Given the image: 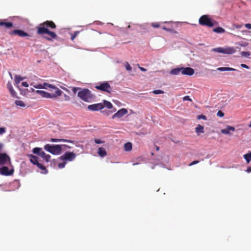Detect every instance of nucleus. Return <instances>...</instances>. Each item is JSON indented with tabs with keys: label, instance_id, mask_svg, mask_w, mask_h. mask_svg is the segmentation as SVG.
I'll list each match as a JSON object with an SVG mask.
<instances>
[{
	"label": "nucleus",
	"instance_id": "nucleus-1",
	"mask_svg": "<svg viewBox=\"0 0 251 251\" xmlns=\"http://www.w3.org/2000/svg\"><path fill=\"white\" fill-rule=\"evenodd\" d=\"M56 27L55 24L52 21H46L39 25L37 27V33L40 35L46 34L44 38L48 40L51 41L57 37L56 33L53 31H50L48 28L54 29Z\"/></svg>",
	"mask_w": 251,
	"mask_h": 251
},
{
	"label": "nucleus",
	"instance_id": "nucleus-2",
	"mask_svg": "<svg viewBox=\"0 0 251 251\" xmlns=\"http://www.w3.org/2000/svg\"><path fill=\"white\" fill-rule=\"evenodd\" d=\"M77 96L83 101L91 102L95 99V96L88 89H81L77 93Z\"/></svg>",
	"mask_w": 251,
	"mask_h": 251
},
{
	"label": "nucleus",
	"instance_id": "nucleus-3",
	"mask_svg": "<svg viewBox=\"0 0 251 251\" xmlns=\"http://www.w3.org/2000/svg\"><path fill=\"white\" fill-rule=\"evenodd\" d=\"M35 92L40 95L42 98L47 99H55L61 96L63 93L62 91H54V93H49L43 90H36Z\"/></svg>",
	"mask_w": 251,
	"mask_h": 251
},
{
	"label": "nucleus",
	"instance_id": "nucleus-4",
	"mask_svg": "<svg viewBox=\"0 0 251 251\" xmlns=\"http://www.w3.org/2000/svg\"><path fill=\"white\" fill-rule=\"evenodd\" d=\"M44 149L54 155L60 154L62 152L60 145H50L46 144L44 146Z\"/></svg>",
	"mask_w": 251,
	"mask_h": 251
},
{
	"label": "nucleus",
	"instance_id": "nucleus-5",
	"mask_svg": "<svg viewBox=\"0 0 251 251\" xmlns=\"http://www.w3.org/2000/svg\"><path fill=\"white\" fill-rule=\"evenodd\" d=\"M200 25L208 27H212L214 25V21L211 19L208 16L204 15L201 16L199 20Z\"/></svg>",
	"mask_w": 251,
	"mask_h": 251
},
{
	"label": "nucleus",
	"instance_id": "nucleus-6",
	"mask_svg": "<svg viewBox=\"0 0 251 251\" xmlns=\"http://www.w3.org/2000/svg\"><path fill=\"white\" fill-rule=\"evenodd\" d=\"M76 156V154L74 152L66 151L63 155L59 157L60 160L63 161L71 162L75 160Z\"/></svg>",
	"mask_w": 251,
	"mask_h": 251
},
{
	"label": "nucleus",
	"instance_id": "nucleus-7",
	"mask_svg": "<svg viewBox=\"0 0 251 251\" xmlns=\"http://www.w3.org/2000/svg\"><path fill=\"white\" fill-rule=\"evenodd\" d=\"M32 152L33 153L36 154L42 157L47 162L50 161V154H46L44 151H42L41 148L38 147L34 148L32 150Z\"/></svg>",
	"mask_w": 251,
	"mask_h": 251
},
{
	"label": "nucleus",
	"instance_id": "nucleus-8",
	"mask_svg": "<svg viewBox=\"0 0 251 251\" xmlns=\"http://www.w3.org/2000/svg\"><path fill=\"white\" fill-rule=\"evenodd\" d=\"M96 89L97 90L106 92L107 93H111L112 91V88L109 83L105 81L95 86Z\"/></svg>",
	"mask_w": 251,
	"mask_h": 251
},
{
	"label": "nucleus",
	"instance_id": "nucleus-9",
	"mask_svg": "<svg viewBox=\"0 0 251 251\" xmlns=\"http://www.w3.org/2000/svg\"><path fill=\"white\" fill-rule=\"evenodd\" d=\"M11 167L10 169H9L6 166H3L0 168V174L1 175L5 176H9L12 175L14 173V168L12 165L11 164H9L8 163L7 164Z\"/></svg>",
	"mask_w": 251,
	"mask_h": 251
},
{
	"label": "nucleus",
	"instance_id": "nucleus-10",
	"mask_svg": "<svg viewBox=\"0 0 251 251\" xmlns=\"http://www.w3.org/2000/svg\"><path fill=\"white\" fill-rule=\"evenodd\" d=\"M211 51L229 54L233 53L235 50L234 48H213Z\"/></svg>",
	"mask_w": 251,
	"mask_h": 251
},
{
	"label": "nucleus",
	"instance_id": "nucleus-11",
	"mask_svg": "<svg viewBox=\"0 0 251 251\" xmlns=\"http://www.w3.org/2000/svg\"><path fill=\"white\" fill-rule=\"evenodd\" d=\"M8 163L11 164L9 156L5 153H0V165H6Z\"/></svg>",
	"mask_w": 251,
	"mask_h": 251
},
{
	"label": "nucleus",
	"instance_id": "nucleus-12",
	"mask_svg": "<svg viewBox=\"0 0 251 251\" xmlns=\"http://www.w3.org/2000/svg\"><path fill=\"white\" fill-rule=\"evenodd\" d=\"M104 108V105L101 103L93 104L89 105L88 106V109L91 111H98Z\"/></svg>",
	"mask_w": 251,
	"mask_h": 251
},
{
	"label": "nucleus",
	"instance_id": "nucleus-13",
	"mask_svg": "<svg viewBox=\"0 0 251 251\" xmlns=\"http://www.w3.org/2000/svg\"><path fill=\"white\" fill-rule=\"evenodd\" d=\"M127 113V109L125 108H122L120 110H118L116 113H115L112 117V119H115V118H121L125 114Z\"/></svg>",
	"mask_w": 251,
	"mask_h": 251
},
{
	"label": "nucleus",
	"instance_id": "nucleus-14",
	"mask_svg": "<svg viewBox=\"0 0 251 251\" xmlns=\"http://www.w3.org/2000/svg\"><path fill=\"white\" fill-rule=\"evenodd\" d=\"M181 74L184 75H192L194 74V70L190 67L182 68Z\"/></svg>",
	"mask_w": 251,
	"mask_h": 251
},
{
	"label": "nucleus",
	"instance_id": "nucleus-15",
	"mask_svg": "<svg viewBox=\"0 0 251 251\" xmlns=\"http://www.w3.org/2000/svg\"><path fill=\"white\" fill-rule=\"evenodd\" d=\"M12 35H17L20 37H25L28 36V34L23 30L19 29L14 30L10 33Z\"/></svg>",
	"mask_w": 251,
	"mask_h": 251
},
{
	"label": "nucleus",
	"instance_id": "nucleus-16",
	"mask_svg": "<svg viewBox=\"0 0 251 251\" xmlns=\"http://www.w3.org/2000/svg\"><path fill=\"white\" fill-rule=\"evenodd\" d=\"M235 130V127L230 126H227L226 128L223 129L221 132L222 133L229 135L230 134V131H234Z\"/></svg>",
	"mask_w": 251,
	"mask_h": 251
},
{
	"label": "nucleus",
	"instance_id": "nucleus-17",
	"mask_svg": "<svg viewBox=\"0 0 251 251\" xmlns=\"http://www.w3.org/2000/svg\"><path fill=\"white\" fill-rule=\"evenodd\" d=\"M43 89L50 88V89L54 90V91H57V90L61 91L56 86H55L52 84H49L46 82H45L43 84Z\"/></svg>",
	"mask_w": 251,
	"mask_h": 251
},
{
	"label": "nucleus",
	"instance_id": "nucleus-18",
	"mask_svg": "<svg viewBox=\"0 0 251 251\" xmlns=\"http://www.w3.org/2000/svg\"><path fill=\"white\" fill-rule=\"evenodd\" d=\"M28 156L30 158V162L33 164L36 165L39 163V158L37 156L32 154H29L28 155Z\"/></svg>",
	"mask_w": 251,
	"mask_h": 251
},
{
	"label": "nucleus",
	"instance_id": "nucleus-19",
	"mask_svg": "<svg viewBox=\"0 0 251 251\" xmlns=\"http://www.w3.org/2000/svg\"><path fill=\"white\" fill-rule=\"evenodd\" d=\"M7 87L8 89L9 90L11 96L13 97H16L17 93L14 91V89L13 88L12 85L10 82L7 83Z\"/></svg>",
	"mask_w": 251,
	"mask_h": 251
},
{
	"label": "nucleus",
	"instance_id": "nucleus-20",
	"mask_svg": "<svg viewBox=\"0 0 251 251\" xmlns=\"http://www.w3.org/2000/svg\"><path fill=\"white\" fill-rule=\"evenodd\" d=\"M97 153L101 157H104L107 154L105 150L102 147H100L98 149Z\"/></svg>",
	"mask_w": 251,
	"mask_h": 251
},
{
	"label": "nucleus",
	"instance_id": "nucleus-21",
	"mask_svg": "<svg viewBox=\"0 0 251 251\" xmlns=\"http://www.w3.org/2000/svg\"><path fill=\"white\" fill-rule=\"evenodd\" d=\"M5 21H0V25L3 26L7 28H10L13 26V24L11 22H6Z\"/></svg>",
	"mask_w": 251,
	"mask_h": 251
},
{
	"label": "nucleus",
	"instance_id": "nucleus-22",
	"mask_svg": "<svg viewBox=\"0 0 251 251\" xmlns=\"http://www.w3.org/2000/svg\"><path fill=\"white\" fill-rule=\"evenodd\" d=\"M195 131L198 135L204 133V126L201 125H198L195 128Z\"/></svg>",
	"mask_w": 251,
	"mask_h": 251
},
{
	"label": "nucleus",
	"instance_id": "nucleus-23",
	"mask_svg": "<svg viewBox=\"0 0 251 251\" xmlns=\"http://www.w3.org/2000/svg\"><path fill=\"white\" fill-rule=\"evenodd\" d=\"M50 141L52 142H65L67 143H74V141L70 140H66L64 139H55V138H51Z\"/></svg>",
	"mask_w": 251,
	"mask_h": 251
},
{
	"label": "nucleus",
	"instance_id": "nucleus-24",
	"mask_svg": "<svg viewBox=\"0 0 251 251\" xmlns=\"http://www.w3.org/2000/svg\"><path fill=\"white\" fill-rule=\"evenodd\" d=\"M182 68H177L172 69L170 74L173 75H178L180 72L181 73Z\"/></svg>",
	"mask_w": 251,
	"mask_h": 251
},
{
	"label": "nucleus",
	"instance_id": "nucleus-25",
	"mask_svg": "<svg viewBox=\"0 0 251 251\" xmlns=\"http://www.w3.org/2000/svg\"><path fill=\"white\" fill-rule=\"evenodd\" d=\"M217 70L220 71H235L236 70L229 67H219L217 68Z\"/></svg>",
	"mask_w": 251,
	"mask_h": 251
},
{
	"label": "nucleus",
	"instance_id": "nucleus-26",
	"mask_svg": "<svg viewBox=\"0 0 251 251\" xmlns=\"http://www.w3.org/2000/svg\"><path fill=\"white\" fill-rule=\"evenodd\" d=\"M124 149L126 151H130L132 150V144L130 142H127L125 144Z\"/></svg>",
	"mask_w": 251,
	"mask_h": 251
},
{
	"label": "nucleus",
	"instance_id": "nucleus-27",
	"mask_svg": "<svg viewBox=\"0 0 251 251\" xmlns=\"http://www.w3.org/2000/svg\"><path fill=\"white\" fill-rule=\"evenodd\" d=\"M213 30L214 32H215L216 33H224L225 32V30L221 27H218L215 28L213 29Z\"/></svg>",
	"mask_w": 251,
	"mask_h": 251
},
{
	"label": "nucleus",
	"instance_id": "nucleus-28",
	"mask_svg": "<svg viewBox=\"0 0 251 251\" xmlns=\"http://www.w3.org/2000/svg\"><path fill=\"white\" fill-rule=\"evenodd\" d=\"M103 105L104 107H106L108 109H111L112 107V104L111 103L107 100H104L103 101Z\"/></svg>",
	"mask_w": 251,
	"mask_h": 251
},
{
	"label": "nucleus",
	"instance_id": "nucleus-29",
	"mask_svg": "<svg viewBox=\"0 0 251 251\" xmlns=\"http://www.w3.org/2000/svg\"><path fill=\"white\" fill-rule=\"evenodd\" d=\"M15 103L17 106H20V107H25V104L24 102L23 101L20 100H15Z\"/></svg>",
	"mask_w": 251,
	"mask_h": 251
},
{
	"label": "nucleus",
	"instance_id": "nucleus-30",
	"mask_svg": "<svg viewBox=\"0 0 251 251\" xmlns=\"http://www.w3.org/2000/svg\"><path fill=\"white\" fill-rule=\"evenodd\" d=\"M244 157L248 163H249L251 160V151L248 153L245 154Z\"/></svg>",
	"mask_w": 251,
	"mask_h": 251
},
{
	"label": "nucleus",
	"instance_id": "nucleus-31",
	"mask_svg": "<svg viewBox=\"0 0 251 251\" xmlns=\"http://www.w3.org/2000/svg\"><path fill=\"white\" fill-rule=\"evenodd\" d=\"M36 166H37V167L38 168H39L41 170L45 171V173H47V170H46V167L44 165H43L42 164L40 163L39 162L36 165Z\"/></svg>",
	"mask_w": 251,
	"mask_h": 251
},
{
	"label": "nucleus",
	"instance_id": "nucleus-32",
	"mask_svg": "<svg viewBox=\"0 0 251 251\" xmlns=\"http://www.w3.org/2000/svg\"><path fill=\"white\" fill-rule=\"evenodd\" d=\"M79 31H76L74 33H71V39L72 41H73L75 38L76 37V36L79 34Z\"/></svg>",
	"mask_w": 251,
	"mask_h": 251
},
{
	"label": "nucleus",
	"instance_id": "nucleus-33",
	"mask_svg": "<svg viewBox=\"0 0 251 251\" xmlns=\"http://www.w3.org/2000/svg\"><path fill=\"white\" fill-rule=\"evenodd\" d=\"M23 79V78L20 75H16L15 78V81L16 84H19L20 82Z\"/></svg>",
	"mask_w": 251,
	"mask_h": 251
},
{
	"label": "nucleus",
	"instance_id": "nucleus-34",
	"mask_svg": "<svg viewBox=\"0 0 251 251\" xmlns=\"http://www.w3.org/2000/svg\"><path fill=\"white\" fill-rule=\"evenodd\" d=\"M241 55H242V56L247 58L249 56L250 53L248 51H242L241 52Z\"/></svg>",
	"mask_w": 251,
	"mask_h": 251
},
{
	"label": "nucleus",
	"instance_id": "nucleus-35",
	"mask_svg": "<svg viewBox=\"0 0 251 251\" xmlns=\"http://www.w3.org/2000/svg\"><path fill=\"white\" fill-rule=\"evenodd\" d=\"M66 163L65 161H63V162H61V163H59L58 164V167L60 169H62V168H63L65 167L66 164Z\"/></svg>",
	"mask_w": 251,
	"mask_h": 251
},
{
	"label": "nucleus",
	"instance_id": "nucleus-36",
	"mask_svg": "<svg viewBox=\"0 0 251 251\" xmlns=\"http://www.w3.org/2000/svg\"><path fill=\"white\" fill-rule=\"evenodd\" d=\"M164 92L161 90H155L152 91V93L154 94H163Z\"/></svg>",
	"mask_w": 251,
	"mask_h": 251
},
{
	"label": "nucleus",
	"instance_id": "nucleus-37",
	"mask_svg": "<svg viewBox=\"0 0 251 251\" xmlns=\"http://www.w3.org/2000/svg\"><path fill=\"white\" fill-rule=\"evenodd\" d=\"M94 142L98 144H100L104 143V141L100 139H95Z\"/></svg>",
	"mask_w": 251,
	"mask_h": 251
},
{
	"label": "nucleus",
	"instance_id": "nucleus-38",
	"mask_svg": "<svg viewBox=\"0 0 251 251\" xmlns=\"http://www.w3.org/2000/svg\"><path fill=\"white\" fill-rule=\"evenodd\" d=\"M125 67H126V69L127 71H131L132 70L131 67L130 66V65L129 64V63L128 62H126Z\"/></svg>",
	"mask_w": 251,
	"mask_h": 251
},
{
	"label": "nucleus",
	"instance_id": "nucleus-39",
	"mask_svg": "<svg viewBox=\"0 0 251 251\" xmlns=\"http://www.w3.org/2000/svg\"><path fill=\"white\" fill-rule=\"evenodd\" d=\"M61 146L62 151V150H66L68 149L71 148V147L67 145H60Z\"/></svg>",
	"mask_w": 251,
	"mask_h": 251
},
{
	"label": "nucleus",
	"instance_id": "nucleus-40",
	"mask_svg": "<svg viewBox=\"0 0 251 251\" xmlns=\"http://www.w3.org/2000/svg\"><path fill=\"white\" fill-rule=\"evenodd\" d=\"M197 119L199 120L203 119L206 120L207 119L206 117L203 115H200L197 116Z\"/></svg>",
	"mask_w": 251,
	"mask_h": 251
},
{
	"label": "nucleus",
	"instance_id": "nucleus-41",
	"mask_svg": "<svg viewBox=\"0 0 251 251\" xmlns=\"http://www.w3.org/2000/svg\"><path fill=\"white\" fill-rule=\"evenodd\" d=\"M217 116L220 117H223L224 116V113L221 110H219L217 114Z\"/></svg>",
	"mask_w": 251,
	"mask_h": 251
},
{
	"label": "nucleus",
	"instance_id": "nucleus-42",
	"mask_svg": "<svg viewBox=\"0 0 251 251\" xmlns=\"http://www.w3.org/2000/svg\"><path fill=\"white\" fill-rule=\"evenodd\" d=\"M151 25L152 27L155 28H158L160 26V25L158 23H152Z\"/></svg>",
	"mask_w": 251,
	"mask_h": 251
},
{
	"label": "nucleus",
	"instance_id": "nucleus-43",
	"mask_svg": "<svg viewBox=\"0 0 251 251\" xmlns=\"http://www.w3.org/2000/svg\"><path fill=\"white\" fill-rule=\"evenodd\" d=\"M6 131L5 128V127H0V134H3Z\"/></svg>",
	"mask_w": 251,
	"mask_h": 251
},
{
	"label": "nucleus",
	"instance_id": "nucleus-44",
	"mask_svg": "<svg viewBox=\"0 0 251 251\" xmlns=\"http://www.w3.org/2000/svg\"><path fill=\"white\" fill-rule=\"evenodd\" d=\"M183 100L184 101L185 100H189V101H192L191 99L188 96H186L184 97L183 98Z\"/></svg>",
	"mask_w": 251,
	"mask_h": 251
},
{
	"label": "nucleus",
	"instance_id": "nucleus-45",
	"mask_svg": "<svg viewBox=\"0 0 251 251\" xmlns=\"http://www.w3.org/2000/svg\"><path fill=\"white\" fill-rule=\"evenodd\" d=\"M34 87L36 88L43 89V84H37L36 85H34Z\"/></svg>",
	"mask_w": 251,
	"mask_h": 251
},
{
	"label": "nucleus",
	"instance_id": "nucleus-46",
	"mask_svg": "<svg viewBox=\"0 0 251 251\" xmlns=\"http://www.w3.org/2000/svg\"><path fill=\"white\" fill-rule=\"evenodd\" d=\"M199 161L198 160H195V161H192L191 163H190L189 164V166H191L192 165H195L196 164H198V163H199Z\"/></svg>",
	"mask_w": 251,
	"mask_h": 251
},
{
	"label": "nucleus",
	"instance_id": "nucleus-47",
	"mask_svg": "<svg viewBox=\"0 0 251 251\" xmlns=\"http://www.w3.org/2000/svg\"><path fill=\"white\" fill-rule=\"evenodd\" d=\"M78 90L80 91L81 90V88L79 87H74L72 89V91L74 93H75Z\"/></svg>",
	"mask_w": 251,
	"mask_h": 251
},
{
	"label": "nucleus",
	"instance_id": "nucleus-48",
	"mask_svg": "<svg viewBox=\"0 0 251 251\" xmlns=\"http://www.w3.org/2000/svg\"><path fill=\"white\" fill-rule=\"evenodd\" d=\"M64 100L66 101H69V100H70V97L68 95H66V94H64Z\"/></svg>",
	"mask_w": 251,
	"mask_h": 251
},
{
	"label": "nucleus",
	"instance_id": "nucleus-49",
	"mask_svg": "<svg viewBox=\"0 0 251 251\" xmlns=\"http://www.w3.org/2000/svg\"><path fill=\"white\" fill-rule=\"evenodd\" d=\"M245 26L248 28V29H251V24H246L245 25Z\"/></svg>",
	"mask_w": 251,
	"mask_h": 251
},
{
	"label": "nucleus",
	"instance_id": "nucleus-50",
	"mask_svg": "<svg viewBox=\"0 0 251 251\" xmlns=\"http://www.w3.org/2000/svg\"><path fill=\"white\" fill-rule=\"evenodd\" d=\"M22 84L23 86L25 87H27L28 86V84L26 82H23Z\"/></svg>",
	"mask_w": 251,
	"mask_h": 251
},
{
	"label": "nucleus",
	"instance_id": "nucleus-51",
	"mask_svg": "<svg viewBox=\"0 0 251 251\" xmlns=\"http://www.w3.org/2000/svg\"><path fill=\"white\" fill-rule=\"evenodd\" d=\"M241 66L244 68L249 69V67L245 64H241Z\"/></svg>",
	"mask_w": 251,
	"mask_h": 251
},
{
	"label": "nucleus",
	"instance_id": "nucleus-52",
	"mask_svg": "<svg viewBox=\"0 0 251 251\" xmlns=\"http://www.w3.org/2000/svg\"><path fill=\"white\" fill-rule=\"evenodd\" d=\"M139 68L140 70L143 72H145L147 71V69H146L145 68H143L142 67L139 66Z\"/></svg>",
	"mask_w": 251,
	"mask_h": 251
},
{
	"label": "nucleus",
	"instance_id": "nucleus-53",
	"mask_svg": "<svg viewBox=\"0 0 251 251\" xmlns=\"http://www.w3.org/2000/svg\"><path fill=\"white\" fill-rule=\"evenodd\" d=\"M247 172L248 173H250L251 172V167H249L248 168L247 170Z\"/></svg>",
	"mask_w": 251,
	"mask_h": 251
},
{
	"label": "nucleus",
	"instance_id": "nucleus-54",
	"mask_svg": "<svg viewBox=\"0 0 251 251\" xmlns=\"http://www.w3.org/2000/svg\"><path fill=\"white\" fill-rule=\"evenodd\" d=\"M156 149L157 151H158L159 150V147L156 146Z\"/></svg>",
	"mask_w": 251,
	"mask_h": 251
},
{
	"label": "nucleus",
	"instance_id": "nucleus-55",
	"mask_svg": "<svg viewBox=\"0 0 251 251\" xmlns=\"http://www.w3.org/2000/svg\"><path fill=\"white\" fill-rule=\"evenodd\" d=\"M163 28L164 30H168V28H166V27H163Z\"/></svg>",
	"mask_w": 251,
	"mask_h": 251
},
{
	"label": "nucleus",
	"instance_id": "nucleus-56",
	"mask_svg": "<svg viewBox=\"0 0 251 251\" xmlns=\"http://www.w3.org/2000/svg\"><path fill=\"white\" fill-rule=\"evenodd\" d=\"M249 127H251V122L250 124L249 125Z\"/></svg>",
	"mask_w": 251,
	"mask_h": 251
},
{
	"label": "nucleus",
	"instance_id": "nucleus-57",
	"mask_svg": "<svg viewBox=\"0 0 251 251\" xmlns=\"http://www.w3.org/2000/svg\"><path fill=\"white\" fill-rule=\"evenodd\" d=\"M251 1V0H250Z\"/></svg>",
	"mask_w": 251,
	"mask_h": 251
}]
</instances>
